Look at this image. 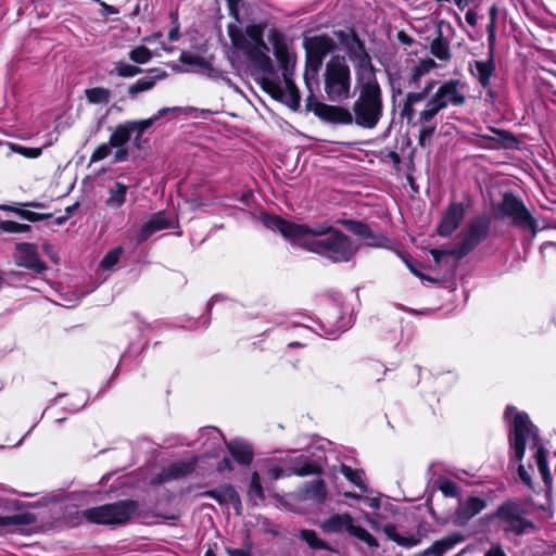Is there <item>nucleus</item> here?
Returning <instances> with one entry per match:
<instances>
[{
    "label": "nucleus",
    "instance_id": "obj_1",
    "mask_svg": "<svg viewBox=\"0 0 556 556\" xmlns=\"http://www.w3.org/2000/svg\"><path fill=\"white\" fill-rule=\"evenodd\" d=\"M261 222L266 228L280 232L292 244L332 262H349L356 252L349 237L327 223L295 224L266 213L261 215Z\"/></svg>",
    "mask_w": 556,
    "mask_h": 556
},
{
    "label": "nucleus",
    "instance_id": "obj_2",
    "mask_svg": "<svg viewBox=\"0 0 556 556\" xmlns=\"http://www.w3.org/2000/svg\"><path fill=\"white\" fill-rule=\"evenodd\" d=\"M227 30L235 50L263 70L271 65L270 48L265 41V36L273 45L277 58H282L286 50L283 35L277 28L268 27L265 22L251 23L242 27L240 21H235L228 25Z\"/></svg>",
    "mask_w": 556,
    "mask_h": 556
},
{
    "label": "nucleus",
    "instance_id": "obj_3",
    "mask_svg": "<svg viewBox=\"0 0 556 556\" xmlns=\"http://www.w3.org/2000/svg\"><path fill=\"white\" fill-rule=\"evenodd\" d=\"M504 417L509 425L508 439L513 458L518 463L521 462L528 446L533 452V458L543 481L546 485L551 484L552 475L546 460L547 452L541 444L538 428L531 422L528 414L507 406Z\"/></svg>",
    "mask_w": 556,
    "mask_h": 556
},
{
    "label": "nucleus",
    "instance_id": "obj_4",
    "mask_svg": "<svg viewBox=\"0 0 556 556\" xmlns=\"http://www.w3.org/2000/svg\"><path fill=\"white\" fill-rule=\"evenodd\" d=\"M358 96L353 103L354 124L365 129L375 128L382 117V91L377 78L356 81Z\"/></svg>",
    "mask_w": 556,
    "mask_h": 556
},
{
    "label": "nucleus",
    "instance_id": "obj_5",
    "mask_svg": "<svg viewBox=\"0 0 556 556\" xmlns=\"http://www.w3.org/2000/svg\"><path fill=\"white\" fill-rule=\"evenodd\" d=\"M324 89L329 101L340 102L350 98L351 72L343 56H333L326 64Z\"/></svg>",
    "mask_w": 556,
    "mask_h": 556
},
{
    "label": "nucleus",
    "instance_id": "obj_6",
    "mask_svg": "<svg viewBox=\"0 0 556 556\" xmlns=\"http://www.w3.org/2000/svg\"><path fill=\"white\" fill-rule=\"evenodd\" d=\"M138 503L132 500L118 501L84 510L83 516L90 522L108 526L126 523L137 513Z\"/></svg>",
    "mask_w": 556,
    "mask_h": 556
},
{
    "label": "nucleus",
    "instance_id": "obj_7",
    "mask_svg": "<svg viewBox=\"0 0 556 556\" xmlns=\"http://www.w3.org/2000/svg\"><path fill=\"white\" fill-rule=\"evenodd\" d=\"M337 35L350 61L353 63L356 81L377 78L371 58L358 36L353 30L339 31Z\"/></svg>",
    "mask_w": 556,
    "mask_h": 556
},
{
    "label": "nucleus",
    "instance_id": "obj_8",
    "mask_svg": "<svg viewBox=\"0 0 556 556\" xmlns=\"http://www.w3.org/2000/svg\"><path fill=\"white\" fill-rule=\"evenodd\" d=\"M149 127H151V122L128 121L118 124L109 139L111 146L116 149L113 163H123L128 160V142L132 134L136 135L134 144L140 149L141 136Z\"/></svg>",
    "mask_w": 556,
    "mask_h": 556
},
{
    "label": "nucleus",
    "instance_id": "obj_9",
    "mask_svg": "<svg viewBox=\"0 0 556 556\" xmlns=\"http://www.w3.org/2000/svg\"><path fill=\"white\" fill-rule=\"evenodd\" d=\"M506 534L522 535L535 530L534 525L521 517L520 506L514 502H505L493 515Z\"/></svg>",
    "mask_w": 556,
    "mask_h": 556
},
{
    "label": "nucleus",
    "instance_id": "obj_10",
    "mask_svg": "<svg viewBox=\"0 0 556 556\" xmlns=\"http://www.w3.org/2000/svg\"><path fill=\"white\" fill-rule=\"evenodd\" d=\"M319 528L325 533H341L346 531L350 535L365 542L370 547H378V541L364 528L354 525L353 517L348 514H333L323 522Z\"/></svg>",
    "mask_w": 556,
    "mask_h": 556
},
{
    "label": "nucleus",
    "instance_id": "obj_11",
    "mask_svg": "<svg viewBox=\"0 0 556 556\" xmlns=\"http://www.w3.org/2000/svg\"><path fill=\"white\" fill-rule=\"evenodd\" d=\"M263 89L271 96V98L282 102L292 110H298L300 106V92L293 80L283 75V80H274L264 78L262 80Z\"/></svg>",
    "mask_w": 556,
    "mask_h": 556
},
{
    "label": "nucleus",
    "instance_id": "obj_12",
    "mask_svg": "<svg viewBox=\"0 0 556 556\" xmlns=\"http://www.w3.org/2000/svg\"><path fill=\"white\" fill-rule=\"evenodd\" d=\"M501 213L510 218L513 224L522 229H531L535 232V220L521 200L511 193H506L500 205Z\"/></svg>",
    "mask_w": 556,
    "mask_h": 556
},
{
    "label": "nucleus",
    "instance_id": "obj_13",
    "mask_svg": "<svg viewBox=\"0 0 556 556\" xmlns=\"http://www.w3.org/2000/svg\"><path fill=\"white\" fill-rule=\"evenodd\" d=\"M304 48L306 51V65L313 72H318L323 60L334 50L336 43L329 36L319 35L305 38Z\"/></svg>",
    "mask_w": 556,
    "mask_h": 556
},
{
    "label": "nucleus",
    "instance_id": "obj_14",
    "mask_svg": "<svg viewBox=\"0 0 556 556\" xmlns=\"http://www.w3.org/2000/svg\"><path fill=\"white\" fill-rule=\"evenodd\" d=\"M465 84L459 79H450L439 86L430 97L442 110L448 105L459 106L465 104Z\"/></svg>",
    "mask_w": 556,
    "mask_h": 556
},
{
    "label": "nucleus",
    "instance_id": "obj_15",
    "mask_svg": "<svg viewBox=\"0 0 556 556\" xmlns=\"http://www.w3.org/2000/svg\"><path fill=\"white\" fill-rule=\"evenodd\" d=\"M442 109L429 98L425 104V108L419 112L417 118L418 130V144L421 148L427 147L432 136L437 130L438 123L435 116Z\"/></svg>",
    "mask_w": 556,
    "mask_h": 556
},
{
    "label": "nucleus",
    "instance_id": "obj_16",
    "mask_svg": "<svg viewBox=\"0 0 556 556\" xmlns=\"http://www.w3.org/2000/svg\"><path fill=\"white\" fill-rule=\"evenodd\" d=\"M489 222L485 218H477L468 224L460 245V255H466L475 249L488 235Z\"/></svg>",
    "mask_w": 556,
    "mask_h": 556
},
{
    "label": "nucleus",
    "instance_id": "obj_17",
    "mask_svg": "<svg viewBox=\"0 0 556 556\" xmlns=\"http://www.w3.org/2000/svg\"><path fill=\"white\" fill-rule=\"evenodd\" d=\"M15 263L20 267L34 270L37 274L47 269L46 264L39 258L36 247L31 243H20L16 247Z\"/></svg>",
    "mask_w": 556,
    "mask_h": 556
},
{
    "label": "nucleus",
    "instance_id": "obj_18",
    "mask_svg": "<svg viewBox=\"0 0 556 556\" xmlns=\"http://www.w3.org/2000/svg\"><path fill=\"white\" fill-rule=\"evenodd\" d=\"M485 507L486 501L478 496H470L460 501L455 513V522L459 526H465Z\"/></svg>",
    "mask_w": 556,
    "mask_h": 556
},
{
    "label": "nucleus",
    "instance_id": "obj_19",
    "mask_svg": "<svg viewBox=\"0 0 556 556\" xmlns=\"http://www.w3.org/2000/svg\"><path fill=\"white\" fill-rule=\"evenodd\" d=\"M464 215V205L462 203H452L438 226V233L442 237L450 236L459 226Z\"/></svg>",
    "mask_w": 556,
    "mask_h": 556
},
{
    "label": "nucleus",
    "instance_id": "obj_20",
    "mask_svg": "<svg viewBox=\"0 0 556 556\" xmlns=\"http://www.w3.org/2000/svg\"><path fill=\"white\" fill-rule=\"evenodd\" d=\"M470 74L479 81L483 89H489L491 86V78L495 73L494 56L486 60H476L469 63Z\"/></svg>",
    "mask_w": 556,
    "mask_h": 556
},
{
    "label": "nucleus",
    "instance_id": "obj_21",
    "mask_svg": "<svg viewBox=\"0 0 556 556\" xmlns=\"http://www.w3.org/2000/svg\"><path fill=\"white\" fill-rule=\"evenodd\" d=\"M173 219L169 218L165 212H157L153 214L141 227L138 233V242H144L153 233L170 228Z\"/></svg>",
    "mask_w": 556,
    "mask_h": 556
},
{
    "label": "nucleus",
    "instance_id": "obj_22",
    "mask_svg": "<svg viewBox=\"0 0 556 556\" xmlns=\"http://www.w3.org/2000/svg\"><path fill=\"white\" fill-rule=\"evenodd\" d=\"M201 497L214 498L219 505L239 507L241 501L235 488L230 484H224L214 490H207L199 494Z\"/></svg>",
    "mask_w": 556,
    "mask_h": 556
},
{
    "label": "nucleus",
    "instance_id": "obj_23",
    "mask_svg": "<svg viewBox=\"0 0 556 556\" xmlns=\"http://www.w3.org/2000/svg\"><path fill=\"white\" fill-rule=\"evenodd\" d=\"M320 472V467L307 459H302L300 466L291 468L289 471H285L278 466H274L268 469L267 473L270 479L278 480L282 477H289L291 475H296L301 477L316 475Z\"/></svg>",
    "mask_w": 556,
    "mask_h": 556
},
{
    "label": "nucleus",
    "instance_id": "obj_24",
    "mask_svg": "<svg viewBox=\"0 0 556 556\" xmlns=\"http://www.w3.org/2000/svg\"><path fill=\"white\" fill-rule=\"evenodd\" d=\"M383 532L389 540L405 548L417 546L421 542L422 538V534L419 530L402 534L399 532L396 526L394 525L384 526Z\"/></svg>",
    "mask_w": 556,
    "mask_h": 556
},
{
    "label": "nucleus",
    "instance_id": "obj_25",
    "mask_svg": "<svg viewBox=\"0 0 556 556\" xmlns=\"http://www.w3.org/2000/svg\"><path fill=\"white\" fill-rule=\"evenodd\" d=\"M324 119L342 125L354 123L353 113L345 108L323 104L318 113Z\"/></svg>",
    "mask_w": 556,
    "mask_h": 556
},
{
    "label": "nucleus",
    "instance_id": "obj_26",
    "mask_svg": "<svg viewBox=\"0 0 556 556\" xmlns=\"http://www.w3.org/2000/svg\"><path fill=\"white\" fill-rule=\"evenodd\" d=\"M195 468V460L177 462L165 468L160 475L159 482L179 479L190 475Z\"/></svg>",
    "mask_w": 556,
    "mask_h": 556
},
{
    "label": "nucleus",
    "instance_id": "obj_27",
    "mask_svg": "<svg viewBox=\"0 0 556 556\" xmlns=\"http://www.w3.org/2000/svg\"><path fill=\"white\" fill-rule=\"evenodd\" d=\"M464 540V536L459 533H453L447 535L441 540H438L432 543L430 547L425 549L421 553V556H442L447 551L452 549L456 544L460 543Z\"/></svg>",
    "mask_w": 556,
    "mask_h": 556
},
{
    "label": "nucleus",
    "instance_id": "obj_28",
    "mask_svg": "<svg viewBox=\"0 0 556 556\" xmlns=\"http://www.w3.org/2000/svg\"><path fill=\"white\" fill-rule=\"evenodd\" d=\"M127 191L128 186L119 181H115L108 190L105 205L110 208H121L126 202Z\"/></svg>",
    "mask_w": 556,
    "mask_h": 556
},
{
    "label": "nucleus",
    "instance_id": "obj_29",
    "mask_svg": "<svg viewBox=\"0 0 556 556\" xmlns=\"http://www.w3.org/2000/svg\"><path fill=\"white\" fill-rule=\"evenodd\" d=\"M227 447L231 456L240 465H249L253 459V452L248 443L233 440L227 443Z\"/></svg>",
    "mask_w": 556,
    "mask_h": 556
},
{
    "label": "nucleus",
    "instance_id": "obj_30",
    "mask_svg": "<svg viewBox=\"0 0 556 556\" xmlns=\"http://www.w3.org/2000/svg\"><path fill=\"white\" fill-rule=\"evenodd\" d=\"M427 97L428 96L422 90L418 92H408L401 108V117L405 118L407 123L413 122L416 115L414 105L424 101Z\"/></svg>",
    "mask_w": 556,
    "mask_h": 556
},
{
    "label": "nucleus",
    "instance_id": "obj_31",
    "mask_svg": "<svg viewBox=\"0 0 556 556\" xmlns=\"http://www.w3.org/2000/svg\"><path fill=\"white\" fill-rule=\"evenodd\" d=\"M437 67V63L432 59H421L412 67L409 73V86H417L422 76L429 74Z\"/></svg>",
    "mask_w": 556,
    "mask_h": 556
},
{
    "label": "nucleus",
    "instance_id": "obj_32",
    "mask_svg": "<svg viewBox=\"0 0 556 556\" xmlns=\"http://www.w3.org/2000/svg\"><path fill=\"white\" fill-rule=\"evenodd\" d=\"M340 472L361 491L367 492L368 486L365 481V472L362 469H353L348 465L340 466Z\"/></svg>",
    "mask_w": 556,
    "mask_h": 556
},
{
    "label": "nucleus",
    "instance_id": "obj_33",
    "mask_svg": "<svg viewBox=\"0 0 556 556\" xmlns=\"http://www.w3.org/2000/svg\"><path fill=\"white\" fill-rule=\"evenodd\" d=\"M345 225L349 226V229L354 235L365 239H369L370 245L378 247L380 244L378 238L372 233L371 229L367 224L357 220H348Z\"/></svg>",
    "mask_w": 556,
    "mask_h": 556
},
{
    "label": "nucleus",
    "instance_id": "obj_34",
    "mask_svg": "<svg viewBox=\"0 0 556 556\" xmlns=\"http://www.w3.org/2000/svg\"><path fill=\"white\" fill-rule=\"evenodd\" d=\"M163 75L144 76L128 87V93L131 98H136L138 93L151 90Z\"/></svg>",
    "mask_w": 556,
    "mask_h": 556
},
{
    "label": "nucleus",
    "instance_id": "obj_35",
    "mask_svg": "<svg viewBox=\"0 0 556 556\" xmlns=\"http://www.w3.org/2000/svg\"><path fill=\"white\" fill-rule=\"evenodd\" d=\"M300 539L303 540L312 549H326L334 552L325 541L318 538L314 530L303 529L300 531Z\"/></svg>",
    "mask_w": 556,
    "mask_h": 556
},
{
    "label": "nucleus",
    "instance_id": "obj_36",
    "mask_svg": "<svg viewBox=\"0 0 556 556\" xmlns=\"http://www.w3.org/2000/svg\"><path fill=\"white\" fill-rule=\"evenodd\" d=\"M326 488L321 480L308 482L303 490L305 498L315 500L317 502H323L326 498Z\"/></svg>",
    "mask_w": 556,
    "mask_h": 556
},
{
    "label": "nucleus",
    "instance_id": "obj_37",
    "mask_svg": "<svg viewBox=\"0 0 556 556\" xmlns=\"http://www.w3.org/2000/svg\"><path fill=\"white\" fill-rule=\"evenodd\" d=\"M201 440L206 439L203 441V445H206L207 441H211V445L205 452L207 455H215L216 447H219V443L222 440V433L216 428L210 427L203 429L201 433Z\"/></svg>",
    "mask_w": 556,
    "mask_h": 556
},
{
    "label": "nucleus",
    "instance_id": "obj_38",
    "mask_svg": "<svg viewBox=\"0 0 556 556\" xmlns=\"http://www.w3.org/2000/svg\"><path fill=\"white\" fill-rule=\"evenodd\" d=\"M430 52L441 61H448L451 59V51L446 40L440 35L430 45Z\"/></svg>",
    "mask_w": 556,
    "mask_h": 556
},
{
    "label": "nucleus",
    "instance_id": "obj_39",
    "mask_svg": "<svg viewBox=\"0 0 556 556\" xmlns=\"http://www.w3.org/2000/svg\"><path fill=\"white\" fill-rule=\"evenodd\" d=\"M249 498L256 505L258 502L264 501L265 495L261 484V477L258 472L254 471L251 476V482L248 490Z\"/></svg>",
    "mask_w": 556,
    "mask_h": 556
},
{
    "label": "nucleus",
    "instance_id": "obj_40",
    "mask_svg": "<svg viewBox=\"0 0 556 556\" xmlns=\"http://www.w3.org/2000/svg\"><path fill=\"white\" fill-rule=\"evenodd\" d=\"M86 98L92 104H106L110 101V91L102 87L87 89Z\"/></svg>",
    "mask_w": 556,
    "mask_h": 556
},
{
    "label": "nucleus",
    "instance_id": "obj_41",
    "mask_svg": "<svg viewBox=\"0 0 556 556\" xmlns=\"http://www.w3.org/2000/svg\"><path fill=\"white\" fill-rule=\"evenodd\" d=\"M179 61L185 65L195 67L198 70H204L207 67L206 61L195 53L182 52L179 56Z\"/></svg>",
    "mask_w": 556,
    "mask_h": 556
},
{
    "label": "nucleus",
    "instance_id": "obj_42",
    "mask_svg": "<svg viewBox=\"0 0 556 556\" xmlns=\"http://www.w3.org/2000/svg\"><path fill=\"white\" fill-rule=\"evenodd\" d=\"M114 70L119 77L126 78L135 77L142 73V68L121 61L115 63Z\"/></svg>",
    "mask_w": 556,
    "mask_h": 556
},
{
    "label": "nucleus",
    "instance_id": "obj_43",
    "mask_svg": "<svg viewBox=\"0 0 556 556\" xmlns=\"http://www.w3.org/2000/svg\"><path fill=\"white\" fill-rule=\"evenodd\" d=\"M128 55L132 62L138 64H146L152 59L151 51L144 46L132 49Z\"/></svg>",
    "mask_w": 556,
    "mask_h": 556
},
{
    "label": "nucleus",
    "instance_id": "obj_44",
    "mask_svg": "<svg viewBox=\"0 0 556 556\" xmlns=\"http://www.w3.org/2000/svg\"><path fill=\"white\" fill-rule=\"evenodd\" d=\"M122 253L123 249L121 247L111 250L109 253L104 255L100 263V266L106 270L112 269L113 266L118 263Z\"/></svg>",
    "mask_w": 556,
    "mask_h": 556
},
{
    "label": "nucleus",
    "instance_id": "obj_45",
    "mask_svg": "<svg viewBox=\"0 0 556 556\" xmlns=\"http://www.w3.org/2000/svg\"><path fill=\"white\" fill-rule=\"evenodd\" d=\"M0 230L9 233H21L30 230V226L26 224H20L13 220L0 222Z\"/></svg>",
    "mask_w": 556,
    "mask_h": 556
},
{
    "label": "nucleus",
    "instance_id": "obj_46",
    "mask_svg": "<svg viewBox=\"0 0 556 556\" xmlns=\"http://www.w3.org/2000/svg\"><path fill=\"white\" fill-rule=\"evenodd\" d=\"M316 75L317 72H313L312 68L306 65L304 78L306 87L309 91V94L307 97L308 105H311V103L315 100L314 88L318 86Z\"/></svg>",
    "mask_w": 556,
    "mask_h": 556
},
{
    "label": "nucleus",
    "instance_id": "obj_47",
    "mask_svg": "<svg viewBox=\"0 0 556 556\" xmlns=\"http://www.w3.org/2000/svg\"><path fill=\"white\" fill-rule=\"evenodd\" d=\"M112 149H113V147L111 146L110 141L100 144L92 152V154L90 156V162L97 163V162H100V161L106 159L108 156L111 155Z\"/></svg>",
    "mask_w": 556,
    "mask_h": 556
},
{
    "label": "nucleus",
    "instance_id": "obj_48",
    "mask_svg": "<svg viewBox=\"0 0 556 556\" xmlns=\"http://www.w3.org/2000/svg\"><path fill=\"white\" fill-rule=\"evenodd\" d=\"M10 147L12 151L27 159H37L42 153V148H28L15 143H12Z\"/></svg>",
    "mask_w": 556,
    "mask_h": 556
},
{
    "label": "nucleus",
    "instance_id": "obj_49",
    "mask_svg": "<svg viewBox=\"0 0 556 556\" xmlns=\"http://www.w3.org/2000/svg\"><path fill=\"white\" fill-rule=\"evenodd\" d=\"M439 490L445 495V496H457L458 495V485L456 482L450 480V479H441L439 480Z\"/></svg>",
    "mask_w": 556,
    "mask_h": 556
},
{
    "label": "nucleus",
    "instance_id": "obj_50",
    "mask_svg": "<svg viewBox=\"0 0 556 556\" xmlns=\"http://www.w3.org/2000/svg\"><path fill=\"white\" fill-rule=\"evenodd\" d=\"M16 215H18L21 218L26 219L31 223L48 219V218L52 217V214H50V213L40 214V213H35V212H31L28 210H24L21 207L18 211H16Z\"/></svg>",
    "mask_w": 556,
    "mask_h": 556
},
{
    "label": "nucleus",
    "instance_id": "obj_51",
    "mask_svg": "<svg viewBox=\"0 0 556 556\" xmlns=\"http://www.w3.org/2000/svg\"><path fill=\"white\" fill-rule=\"evenodd\" d=\"M180 111H181V108H179V106L163 108V109L159 110L156 112V114H154L152 117L147 118V119H141L140 122H151V126H152L159 118L167 115L168 113L180 112Z\"/></svg>",
    "mask_w": 556,
    "mask_h": 556
},
{
    "label": "nucleus",
    "instance_id": "obj_52",
    "mask_svg": "<svg viewBox=\"0 0 556 556\" xmlns=\"http://www.w3.org/2000/svg\"><path fill=\"white\" fill-rule=\"evenodd\" d=\"M227 3L230 15L235 21L239 22L240 8L243 5V0H227Z\"/></svg>",
    "mask_w": 556,
    "mask_h": 556
},
{
    "label": "nucleus",
    "instance_id": "obj_53",
    "mask_svg": "<svg viewBox=\"0 0 556 556\" xmlns=\"http://www.w3.org/2000/svg\"><path fill=\"white\" fill-rule=\"evenodd\" d=\"M486 31H488L489 55L494 56V49H495V43H496L495 29H493L492 25H488Z\"/></svg>",
    "mask_w": 556,
    "mask_h": 556
},
{
    "label": "nucleus",
    "instance_id": "obj_54",
    "mask_svg": "<svg viewBox=\"0 0 556 556\" xmlns=\"http://www.w3.org/2000/svg\"><path fill=\"white\" fill-rule=\"evenodd\" d=\"M467 9L468 10L465 14V20L471 27H476L478 24V13L475 9H471L470 7Z\"/></svg>",
    "mask_w": 556,
    "mask_h": 556
},
{
    "label": "nucleus",
    "instance_id": "obj_55",
    "mask_svg": "<svg viewBox=\"0 0 556 556\" xmlns=\"http://www.w3.org/2000/svg\"><path fill=\"white\" fill-rule=\"evenodd\" d=\"M518 475H519V478L520 480L527 484V485H530L531 484V476L529 475V472L526 470L525 466L523 465H519L518 466Z\"/></svg>",
    "mask_w": 556,
    "mask_h": 556
},
{
    "label": "nucleus",
    "instance_id": "obj_56",
    "mask_svg": "<svg viewBox=\"0 0 556 556\" xmlns=\"http://www.w3.org/2000/svg\"><path fill=\"white\" fill-rule=\"evenodd\" d=\"M229 556H251L250 549L247 548H228Z\"/></svg>",
    "mask_w": 556,
    "mask_h": 556
},
{
    "label": "nucleus",
    "instance_id": "obj_57",
    "mask_svg": "<svg viewBox=\"0 0 556 556\" xmlns=\"http://www.w3.org/2000/svg\"><path fill=\"white\" fill-rule=\"evenodd\" d=\"M233 467H232V463L229 458H224L222 459L218 465H217V470L223 472V471H226V470H232Z\"/></svg>",
    "mask_w": 556,
    "mask_h": 556
},
{
    "label": "nucleus",
    "instance_id": "obj_58",
    "mask_svg": "<svg viewBox=\"0 0 556 556\" xmlns=\"http://www.w3.org/2000/svg\"><path fill=\"white\" fill-rule=\"evenodd\" d=\"M478 0H453L455 5L460 10L465 11L467 8H469L472 4H476Z\"/></svg>",
    "mask_w": 556,
    "mask_h": 556
},
{
    "label": "nucleus",
    "instance_id": "obj_59",
    "mask_svg": "<svg viewBox=\"0 0 556 556\" xmlns=\"http://www.w3.org/2000/svg\"><path fill=\"white\" fill-rule=\"evenodd\" d=\"M484 556H507L500 545H493Z\"/></svg>",
    "mask_w": 556,
    "mask_h": 556
},
{
    "label": "nucleus",
    "instance_id": "obj_60",
    "mask_svg": "<svg viewBox=\"0 0 556 556\" xmlns=\"http://www.w3.org/2000/svg\"><path fill=\"white\" fill-rule=\"evenodd\" d=\"M497 7L493 5L490 8L489 15H490V23L488 25H492L493 29H496V17H497Z\"/></svg>",
    "mask_w": 556,
    "mask_h": 556
},
{
    "label": "nucleus",
    "instance_id": "obj_61",
    "mask_svg": "<svg viewBox=\"0 0 556 556\" xmlns=\"http://www.w3.org/2000/svg\"><path fill=\"white\" fill-rule=\"evenodd\" d=\"M363 501L374 509H378L380 507V501L376 497H363Z\"/></svg>",
    "mask_w": 556,
    "mask_h": 556
},
{
    "label": "nucleus",
    "instance_id": "obj_62",
    "mask_svg": "<svg viewBox=\"0 0 556 556\" xmlns=\"http://www.w3.org/2000/svg\"><path fill=\"white\" fill-rule=\"evenodd\" d=\"M430 253H431V255H432V257H433L435 263H439L441 257L446 254V252L440 251V250H437V249H432L430 251Z\"/></svg>",
    "mask_w": 556,
    "mask_h": 556
},
{
    "label": "nucleus",
    "instance_id": "obj_63",
    "mask_svg": "<svg viewBox=\"0 0 556 556\" xmlns=\"http://www.w3.org/2000/svg\"><path fill=\"white\" fill-rule=\"evenodd\" d=\"M168 38H169L170 41L178 40V38H179V27L178 26H175L174 28H172L169 30Z\"/></svg>",
    "mask_w": 556,
    "mask_h": 556
},
{
    "label": "nucleus",
    "instance_id": "obj_64",
    "mask_svg": "<svg viewBox=\"0 0 556 556\" xmlns=\"http://www.w3.org/2000/svg\"><path fill=\"white\" fill-rule=\"evenodd\" d=\"M78 207H79L78 202L74 203L73 205L67 206L65 208V215L67 216V218H70Z\"/></svg>",
    "mask_w": 556,
    "mask_h": 556
}]
</instances>
